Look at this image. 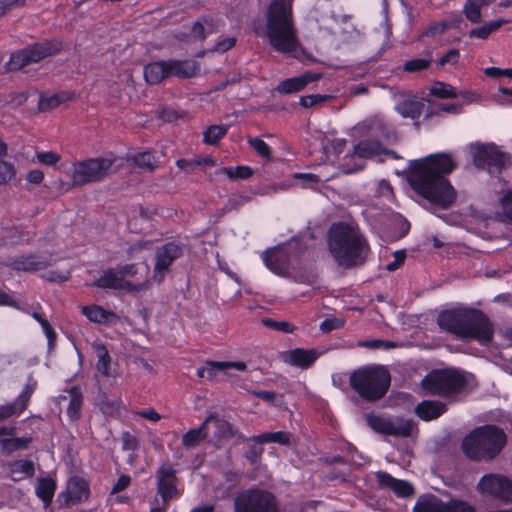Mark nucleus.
Returning <instances> with one entry per match:
<instances>
[{"label": "nucleus", "instance_id": "nucleus-43", "mask_svg": "<svg viewBox=\"0 0 512 512\" xmlns=\"http://www.w3.org/2000/svg\"><path fill=\"white\" fill-rule=\"evenodd\" d=\"M227 125H210L203 133V142L209 145H217L228 132Z\"/></svg>", "mask_w": 512, "mask_h": 512}, {"label": "nucleus", "instance_id": "nucleus-51", "mask_svg": "<svg viewBox=\"0 0 512 512\" xmlns=\"http://www.w3.org/2000/svg\"><path fill=\"white\" fill-rule=\"evenodd\" d=\"M431 61H432L431 59L414 58V59L406 61L403 69L405 72H408V73L421 72L430 67Z\"/></svg>", "mask_w": 512, "mask_h": 512}, {"label": "nucleus", "instance_id": "nucleus-48", "mask_svg": "<svg viewBox=\"0 0 512 512\" xmlns=\"http://www.w3.org/2000/svg\"><path fill=\"white\" fill-rule=\"evenodd\" d=\"M262 324L272 330L292 334L297 330V327L288 321H277L272 318H263Z\"/></svg>", "mask_w": 512, "mask_h": 512}, {"label": "nucleus", "instance_id": "nucleus-60", "mask_svg": "<svg viewBox=\"0 0 512 512\" xmlns=\"http://www.w3.org/2000/svg\"><path fill=\"white\" fill-rule=\"evenodd\" d=\"M359 346L369 349H388L394 347V343L388 340L372 339L359 342Z\"/></svg>", "mask_w": 512, "mask_h": 512}, {"label": "nucleus", "instance_id": "nucleus-28", "mask_svg": "<svg viewBox=\"0 0 512 512\" xmlns=\"http://www.w3.org/2000/svg\"><path fill=\"white\" fill-rule=\"evenodd\" d=\"M413 512H448V503L432 494L423 495L416 501Z\"/></svg>", "mask_w": 512, "mask_h": 512}, {"label": "nucleus", "instance_id": "nucleus-56", "mask_svg": "<svg viewBox=\"0 0 512 512\" xmlns=\"http://www.w3.org/2000/svg\"><path fill=\"white\" fill-rule=\"evenodd\" d=\"M122 450L135 451L139 447L138 438L130 432H123L121 436Z\"/></svg>", "mask_w": 512, "mask_h": 512}, {"label": "nucleus", "instance_id": "nucleus-11", "mask_svg": "<svg viewBox=\"0 0 512 512\" xmlns=\"http://www.w3.org/2000/svg\"><path fill=\"white\" fill-rule=\"evenodd\" d=\"M115 161L114 154L109 153L106 156L73 162L71 177L73 186L82 187L104 180L111 173Z\"/></svg>", "mask_w": 512, "mask_h": 512}, {"label": "nucleus", "instance_id": "nucleus-5", "mask_svg": "<svg viewBox=\"0 0 512 512\" xmlns=\"http://www.w3.org/2000/svg\"><path fill=\"white\" fill-rule=\"evenodd\" d=\"M369 137L359 141L352 153L344 156L340 164L341 170L346 174L356 173L365 167L364 159H370L382 153L394 154L393 151L383 147V140H390L394 131L383 120L375 119L368 126Z\"/></svg>", "mask_w": 512, "mask_h": 512}, {"label": "nucleus", "instance_id": "nucleus-62", "mask_svg": "<svg viewBox=\"0 0 512 512\" xmlns=\"http://www.w3.org/2000/svg\"><path fill=\"white\" fill-rule=\"evenodd\" d=\"M237 39L235 37H227L217 41L212 49L213 52L225 53L236 45Z\"/></svg>", "mask_w": 512, "mask_h": 512}, {"label": "nucleus", "instance_id": "nucleus-7", "mask_svg": "<svg viewBox=\"0 0 512 512\" xmlns=\"http://www.w3.org/2000/svg\"><path fill=\"white\" fill-rule=\"evenodd\" d=\"M307 248L303 238L294 236L285 243L266 249L262 260L271 272L286 276L303 268Z\"/></svg>", "mask_w": 512, "mask_h": 512}, {"label": "nucleus", "instance_id": "nucleus-52", "mask_svg": "<svg viewBox=\"0 0 512 512\" xmlns=\"http://www.w3.org/2000/svg\"><path fill=\"white\" fill-rule=\"evenodd\" d=\"M293 178L301 181L303 188H313L315 185L321 182L318 175L313 173H295Z\"/></svg>", "mask_w": 512, "mask_h": 512}, {"label": "nucleus", "instance_id": "nucleus-23", "mask_svg": "<svg viewBox=\"0 0 512 512\" xmlns=\"http://www.w3.org/2000/svg\"><path fill=\"white\" fill-rule=\"evenodd\" d=\"M69 404L66 408V415L70 422H77L82 417L84 404L83 391L80 385H73L68 390Z\"/></svg>", "mask_w": 512, "mask_h": 512}, {"label": "nucleus", "instance_id": "nucleus-24", "mask_svg": "<svg viewBox=\"0 0 512 512\" xmlns=\"http://www.w3.org/2000/svg\"><path fill=\"white\" fill-rule=\"evenodd\" d=\"M447 410L446 404L441 401L423 400L415 407V414L424 421L437 419Z\"/></svg>", "mask_w": 512, "mask_h": 512}, {"label": "nucleus", "instance_id": "nucleus-47", "mask_svg": "<svg viewBox=\"0 0 512 512\" xmlns=\"http://www.w3.org/2000/svg\"><path fill=\"white\" fill-rule=\"evenodd\" d=\"M457 23L455 21L442 20L430 23L425 31L422 33L423 37L433 38L437 35L444 34L448 29L455 28Z\"/></svg>", "mask_w": 512, "mask_h": 512}, {"label": "nucleus", "instance_id": "nucleus-14", "mask_svg": "<svg viewBox=\"0 0 512 512\" xmlns=\"http://www.w3.org/2000/svg\"><path fill=\"white\" fill-rule=\"evenodd\" d=\"M367 425L375 432L383 435L408 437L412 430L410 421L394 422L389 418H385L373 413L365 416Z\"/></svg>", "mask_w": 512, "mask_h": 512}, {"label": "nucleus", "instance_id": "nucleus-4", "mask_svg": "<svg viewBox=\"0 0 512 512\" xmlns=\"http://www.w3.org/2000/svg\"><path fill=\"white\" fill-rule=\"evenodd\" d=\"M328 247L336 263L346 269L363 265L370 253L364 235L346 223H338L331 228Z\"/></svg>", "mask_w": 512, "mask_h": 512}, {"label": "nucleus", "instance_id": "nucleus-30", "mask_svg": "<svg viewBox=\"0 0 512 512\" xmlns=\"http://www.w3.org/2000/svg\"><path fill=\"white\" fill-rule=\"evenodd\" d=\"M56 489V480L51 477H41L37 480L35 494L42 501L45 508L52 503Z\"/></svg>", "mask_w": 512, "mask_h": 512}, {"label": "nucleus", "instance_id": "nucleus-55", "mask_svg": "<svg viewBox=\"0 0 512 512\" xmlns=\"http://www.w3.org/2000/svg\"><path fill=\"white\" fill-rule=\"evenodd\" d=\"M504 216L512 223V189L507 190L500 199Z\"/></svg>", "mask_w": 512, "mask_h": 512}, {"label": "nucleus", "instance_id": "nucleus-36", "mask_svg": "<svg viewBox=\"0 0 512 512\" xmlns=\"http://www.w3.org/2000/svg\"><path fill=\"white\" fill-rule=\"evenodd\" d=\"M207 436V420L199 427L189 429L182 436V445L185 448H194L198 446Z\"/></svg>", "mask_w": 512, "mask_h": 512}, {"label": "nucleus", "instance_id": "nucleus-27", "mask_svg": "<svg viewBox=\"0 0 512 512\" xmlns=\"http://www.w3.org/2000/svg\"><path fill=\"white\" fill-rule=\"evenodd\" d=\"M49 265L46 259L34 254L21 255L12 262V267L18 271L35 272L45 269Z\"/></svg>", "mask_w": 512, "mask_h": 512}, {"label": "nucleus", "instance_id": "nucleus-25", "mask_svg": "<svg viewBox=\"0 0 512 512\" xmlns=\"http://www.w3.org/2000/svg\"><path fill=\"white\" fill-rule=\"evenodd\" d=\"M8 477L14 482H19L24 478L33 477L35 474V465L31 460H15L7 463Z\"/></svg>", "mask_w": 512, "mask_h": 512}, {"label": "nucleus", "instance_id": "nucleus-19", "mask_svg": "<svg viewBox=\"0 0 512 512\" xmlns=\"http://www.w3.org/2000/svg\"><path fill=\"white\" fill-rule=\"evenodd\" d=\"M321 355L322 352H319L315 348H294L282 352L281 359L283 362L291 366H295L301 369H308L317 361Z\"/></svg>", "mask_w": 512, "mask_h": 512}, {"label": "nucleus", "instance_id": "nucleus-59", "mask_svg": "<svg viewBox=\"0 0 512 512\" xmlns=\"http://www.w3.org/2000/svg\"><path fill=\"white\" fill-rule=\"evenodd\" d=\"M39 163L52 166L58 163L61 159L60 155L53 151H43L36 154Z\"/></svg>", "mask_w": 512, "mask_h": 512}, {"label": "nucleus", "instance_id": "nucleus-61", "mask_svg": "<svg viewBox=\"0 0 512 512\" xmlns=\"http://www.w3.org/2000/svg\"><path fill=\"white\" fill-rule=\"evenodd\" d=\"M41 328L48 341V350L51 351L56 345L57 333L49 321L42 323Z\"/></svg>", "mask_w": 512, "mask_h": 512}, {"label": "nucleus", "instance_id": "nucleus-63", "mask_svg": "<svg viewBox=\"0 0 512 512\" xmlns=\"http://www.w3.org/2000/svg\"><path fill=\"white\" fill-rule=\"evenodd\" d=\"M460 52L458 49L453 48L446 52L439 60V66H445L446 64L455 65L459 62Z\"/></svg>", "mask_w": 512, "mask_h": 512}, {"label": "nucleus", "instance_id": "nucleus-34", "mask_svg": "<svg viewBox=\"0 0 512 512\" xmlns=\"http://www.w3.org/2000/svg\"><path fill=\"white\" fill-rule=\"evenodd\" d=\"M93 286L101 289H120L122 287V276L118 275L112 268L103 271L102 275L95 279Z\"/></svg>", "mask_w": 512, "mask_h": 512}, {"label": "nucleus", "instance_id": "nucleus-9", "mask_svg": "<svg viewBox=\"0 0 512 512\" xmlns=\"http://www.w3.org/2000/svg\"><path fill=\"white\" fill-rule=\"evenodd\" d=\"M468 382L456 369H439L428 373L421 381L422 388L431 395L451 399L462 393Z\"/></svg>", "mask_w": 512, "mask_h": 512}, {"label": "nucleus", "instance_id": "nucleus-32", "mask_svg": "<svg viewBox=\"0 0 512 512\" xmlns=\"http://www.w3.org/2000/svg\"><path fill=\"white\" fill-rule=\"evenodd\" d=\"M74 98V93L61 91L51 96L41 95L38 102V110L40 112H48L57 108L60 104L71 101Z\"/></svg>", "mask_w": 512, "mask_h": 512}, {"label": "nucleus", "instance_id": "nucleus-21", "mask_svg": "<svg viewBox=\"0 0 512 512\" xmlns=\"http://www.w3.org/2000/svg\"><path fill=\"white\" fill-rule=\"evenodd\" d=\"M320 78V74L307 71L299 76L280 81L276 91L283 95L297 93L302 91L308 84L318 81Z\"/></svg>", "mask_w": 512, "mask_h": 512}, {"label": "nucleus", "instance_id": "nucleus-6", "mask_svg": "<svg viewBox=\"0 0 512 512\" xmlns=\"http://www.w3.org/2000/svg\"><path fill=\"white\" fill-rule=\"evenodd\" d=\"M507 436L494 424L474 428L462 441V450L471 460L494 459L505 447Z\"/></svg>", "mask_w": 512, "mask_h": 512}, {"label": "nucleus", "instance_id": "nucleus-29", "mask_svg": "<svg viewBox=\"0 0 512 512\" xmlns=\"http://www.w3.org/2000/svg\"><path fill=\"white\" fill-rule=\"evenodd\" d=\"M206 379L212 381L218 372H223L228 369H236L238 371H245L247 365L243 361H212L207 360L205 362Z\"/></svg>", "mask_w": 512, "mask_h": 512}, {"label": "nucleus", "instance_id": "nucleus-2", "mask_svg": "<svg viewBox=\"0 0 512 512\" xmlns=\"http://www.w3.org/2000/svg\"><path fill=\"white\" fill-rule=\"evenodd\" d=\"M441 331L464 342L476 341L488 346L494 338V323L482 310L469 306H458L442 310L437 316Z\"/></svg>", "mask_w": 512, "mask_h": 512}, {"label": "nucleus", "instance_id": "nucleus-31", "mask_svg": "<svg viewBox=\"0 0 512 512\" xmlns=\"http://www.w3.org/2000/svg\"><path fill=\"white\" fill-rule=\"evenodd\" d=\"M395 110L403 118L417 121L423 113L424 104L418 100L404 99L396 104Z\"/></svg>", "mask_w": 512, "mask_h": 512}, {"label": "nucleus", "instance_id": "nucleus-49", "mask_svg": "<svg viewBox=\"0 0 512 512\" xmlns=\"http://www.w3.org/2000/svg\"><path fill=\"white\" fill-rule=\"evenodd\" d=\"M249 146L262 158L270 159L272 157L271 147L259 137H249L247 140Z\"/></svg>", "mask_w": 512, "mask_h": 512}, {"label": "nucleus", "instance_id": "nucleus-20", "mask_svg": "<svg viewBox=\"0 0 512 512\" xmlns=\"http://www.w3.org/2000/svg\"><path fill=\"white\" fill-rule=\"evenodd\" d=\"M375 476L380 489H390L397 497L408 498L414 494V488L408 481L396 479L385 471H378Z\"/></svg>", "mask_w": 512, "mask_h": 512}, {"label": "nucleus", "instance_id": "nucleus-44", "mask_svg": "<svg viewBox=\"0 0 512 512\" xmlns=\"http://www.w3.org/2000/svg\"><path fill=\"white\" fill-rule=\"evenodd\" d=\"M30 437L5 438L0 440L1 448L7 453L27 449L31 443Z\"/></svg>", "mask_w": 512, "mask_h": 512}, {"label": "nucleus", "instance_id": "nucleus-58", "mask_svg": "<svg viewBox=\"0 0 512 512\" xmlns=\"http://www.w3.org/2000/svg\"><path fill=\"white\" fill-rule=\"evenodd\" d=\"M23 412L19 410V407L13 401L5 405H0V422L4 421L13 416H19Z\"/></svg>", "mask_w": 512, "mask_h": 512}, {"label": "nucleus", "instance_id": "nucleus-12", "mask_svg": "<svg viewBox=\"0 0 512 512\" xmlns=\"http://www.w3.org/2000/svg\"><path fill=\"white\" fill-rule=\"evenodd\" d=\"M235 512H279L274 494L259 488L240 492L234 500Z\"/></svg>", "mask_w": 512, "mask_h": 512}, {"label": "nucleus", "instance_id": "nucleus-17", "mask_svg": "<svg viewBox=\"0 0 512 512\" xmlns=\"http://www.w3.org/2000/svg\"><path fill=\"white\" fill-rule=\"evenodd\" d=\"M157 492L163 502H169L178 496L177 471L169 463L160 465L156 472Z\"/></svg>", "mask_w": 512, "mask_h": 512}, {"label": "nucleus", "instance_id": "nucleus-13", "mask_svg": "<svg viewBox=\"0 0 512 512\" xmlns=\"http://www.w3.org/2000/svg\"><path fill=\"white\" fill-rule=\"evenodd\" d=\"M479 492L504 504H512V480L501 474H485L477 484Z\"/></svg>", "mask_w": 512, "mask_h": 512}, {"label": "nucleus", "instance_id": "nucleus-54", "mask_svg": "<svg viewBox=\"0 0 512 512\" xmlns=\"http://www.w3.org/2000/svg\"><path fill=\"white\" fill-rule=\"evenodd\" d=\"M448 512H476V510L467 501L452 499L448 502Z\"/></svg>", "mask_w": 512, "mask_h": 512}, {"label": "nucleus", "instance_id": "nucleus-57", "mask_svg": "<svg viewBox=\"0 0 512 512\" xmlns=\"http://www.w3.org/2000/svg\"><path fill=\"white\" fill-rule=\"evenodd\" d=\"M23 412L19 410V407L13 401L5 405H0V422L4 421L13 416H19Z\"/></svg>", "mask_w": 512, "mask_h": 512}, {"label": "nucleus", "instance_id": "nucleus-45", "mask_svg": "<svg viewBox=\"0 0 512 512\" xmlns=\"http://www.w3.org/2000/svg\"><path fill=\"white\" fill-rule=\"evenodd\" d=\"M290 433L285 431L265 432L255 437L258 443H278L281 445L290 444Z\"/></svg>", "mask_w": 512, "mask_h": 512}, {"label": "nucleus", "instance_id": "nucleus-37", "mask_svg": "<svg viewBox=\"0 0 512 512\" xmlns=\"http://www.w3.org/2000/svg\"><path fill=\"white\" fill-rule=\"evenodd\" d=\"M93 349L98 358L96 363L97 371L100 372L103 376L109 377L111 375V357L107 347L103 343H94Z\"/></svg>", "mask_w": 512, "mask_h": 512}, {"label": "nucleus", "instance_id": "nucleus-26", "mask_svg": "<svg viewBox=\"0 0 512 512\" xmlns=\"http://www.w3.org/2000/svg\"><path fill=\"white\" fill-rule=\"evenodd\" d=\"M81 312L89 321L97 324H109L118 320L116 313L97 304L83 306Z\"/></svg>", "mask_w": 512, "mask_h": 512}, {"label": "nucleus", "instance_id": "nucleus-40", "mask_svg": "<svg viewBox=\"0 0 512 512\" xmlns=\"http://www.w3.org/2000/svg\"><path fill=\"white\" fill-rule=\"evenodd\" d=\"M98 406L106 416H116L120 413L122 400L118 397L110 398L106 393L98 397Z\"/></svg>", "mask_w": 512, "mask_h": 512}, {"label": "nucleus", "instance_id": "nucleus-39", "mask_svg": "<svg viewBox=\"0 0 512 512\" xmlns=\"http://www.w3.org/2000/svg\"><path fill=\"white\" fill-rule=\"evenodd\" d=\"M126 161L146 171H153L156 168V158L151 151L127 156Z\"/></svg>", "mask_w": 512, "mask_h": 512}, {"label": "nucleus", "instance_id": "nucleus-35", "mask_svg": "<svg viewBox=\"0 0 512 512\" xmlns=\"http://www.w3.org/2000/svg\"><path fill=\"white\" fill-rule=\"evenodd\" d=\"M489 4L490 0H466L463 7V14L468 21L477 24L482 19V8Z\"/></svg>", "mask_w": 512, "mask_h": 512}, {"label": "nucleus", "instance_id": "nucleus-46", "mask_svg": "<svg viewBox=\"0 0 512 512\" xmlns=\"http://www.w3.org/2000/svg\"><path fill=\"white\" fill-rule=\"evenodd\" d=\"M429 94L438 99H453L458 97L455 87L440 81L435 82L430 88Z\"/></svg>", "mask_w": 512, "mask_h": 512}, {"label": "nucleus", "instance_id": "nucleus-64", "mask_svg": "<svg viewBox=\"0 0 512 512\" xmlns=\"http://www.w3.org/2000/svg\"><path fill=\"white\" fill-rule=\"evenodd\" d=\"M406 259L405 250H397L394 252V260L386 265L387 271H395L404 263Z\"/></svg>", "mask_w": 512, "mask_h": 512}, {"label": "nucleus", "instance_id": "nucleus-16", "mask_svg": "<svg viewBox=\"0 0 512 512\" xmlns=\"http://www.w3.org/2000/svg\"><path fill=\"white\" fill-rule=\"evenodd\" d=\"M183 255V245L174 241H170L157 248L156 262L154 265L155 277H159L161 281L166 272L169 271L170 266L175 260Z\"/></svg>", "mask_w": 512, "mask_h": 512}, {"label": "nucleus", "instance_id": "nucleus-33", "mask_svg": "<svg viewBox=\"0 0 512 512\" xmlns=\"http://www.w3.org/2000/svg\"><path fill=\"white\" fill-rule=\"evenodd\" d=\"M145 81L150 85L160 84L167 78V70L164 60L148 63L144 67Z\"/></svg>", "mask_w": 512, "mask_h": 512}, {"label": "nucleus", "instance_id": "nucleus-8", "mask_svg": "<svg viewBox=\"0 0 512 512\" xmlns=\"http://www.w3.org/2000/svg\"><path fill=\"white\" fill-rule=\"evenodd\" d=\"M391 376L387 369L378 365H367L355 369L349 377L351 389L363 400L375 402L389 390Z\"/></svg>", "mask_w": 512, "mask_h": 512}, {"label": "nucleus", "instance_id": "nucleus-10", "mask_svg": "<svg viewBox=\"0 0 512 512\" xmlns=\"http://www.w3.org/2000/svg\"><path fill=\"white\" fill-rule=\"evenodd\" d=\"M63 49V41L52 38L42 42H35L11 53L7 62L9 71H19L26 66L39 63L47 57L57 55Z\"/></svg>", "mask_w": 512, "mask_h": 512}, {"label": "nucleus", "instance_id": "nucleus-1", "mask_svg": "<svg viewBox=\"0 0 512 512\" xmlns=\"http://www.w3.org/2000/svg\"><path fill=\"white\" fill-rule=\"evenodd\" d=\"M457 168L450 153L429 154L411 162L407 181L422 198L441 208H448L456 198V191L447 178Z\"/></svg>", "mask_w": 512, "mask_h": 512}, {"label": "nucleus", "instance_id": "nucleus-18", "mask_svg": "<svg viewBox=\"0 0 512 512\" xmlns=\"http://www.w3.org/2000/svg\"><path fill=\"white\" fill-rule=\"evenodd\" d=\"M90 494L89 481L81 476L75 475L69 478L66 491L62 492L60 497L64 498V505L66 507H71L86 502Z\"/></svg>", "mask_w": 512, "mask_h": 512}, {"label": "nucleus", "instance_id": "nucleus-3", "mask_svg": "<svg viewBox=\"0 0 512 512\" xmlns=\"http://www.w3.org/2000/svg\"><path fill=\"white\" fill-rule=\"evenodd\" d=\"M264 36L277 52L291 53L299 46L291 0H271L265 12Z\"/></svg>", "mask_w": 512, "mask_h": 512}, {"label": "nucleus", "instance_id": "nucleus-50", "mask_svg": "<svg viewBox=\"0 0 512 512\" xmlns=\"http://www.w3.org/2000/svg\"><path fill=\"white\" fill-rule=\"evenodd\" d=\"M16 177V168L13 163L0 158V185L11 182Z\"/></svg>", "mask_w": 512, "mask_h": 512}, {"label": "nucleus", "instance_id": "nucleus-41", "mask_svg": "<svg viewBox=\"0 0 512 512\" xmlns=\"http://www.w3.org/2000/svg\"><path fill=\"white\" fill-rule=\"evenodd\" d=\"M505 23L506 21L502 19L485 22L482 26L471 29L469 31V37L486 40L493 32L497 31Z\"/></svg>", "mask_w": 512, "mask_h": 512}, {"label": "nucleus", "instance_id": "nucleus-22", "mask_svg": "<svg viewBox=\"0 0 512 512\" xmlns=\"http://www.w3.org/2000/svg\"><path fill=\"white\" fill-rule=\"evenodd\" d=\"M167 70V78L174 76L178 78H192L197 75L200 68L195 61L191 60H164Z\"/></svg>", "mask_w": 512, "mask_h": 512}, {"label": "nucleus", "instance_id": "nucleus-38", "mask_svg": "<svg viewBox=\"0 0 512 512\" xmlns=\"http://www.w3.org/2000/svg\"><path fill=\"white\" fill-rule=\"evenodd\" d=\"M37 385V380L32 375H29L22 391L14 400L20 411L24 412L27 409L30 399L37 389Z\"/></svg>", "mask_w": 512, "mask_h": 512}, {"label": "nucleus", "instance_id": "nucleus-15", "mask_svg": "<svg viewBox=\"0 0 512 512\" xmlns=\"http://www.w3.org/2000/svg\"><path fill=\"white\" fill-rule=\"evenodd\" d=\"M476 167L487 169L490 173L500 172L505 164V155L495 144L480 145L473 153Z\"/></svg>", "mask_w": 512, "mask_h": 512}, {"label": "nucleus", "instance_id": "nucleus-53", "mask_svg": "<svg viewBox=\"0 0 512 512\" xmlns=\"http://www.w3.org/2000/svg\"><path fill=\"white\" fill-rule=\"evenodd\" d=\"M328 95L310 94L300 97V105L304 108H312L328 100Z\"/></svg>", "mask_w": 512, "mask_h": 512}, {"label": "nucleus", "instance_id": "nucleus-42", "mask_svg": "<svg viewBox=\"0 0 512 512\" xmlns=\"http://www.w3.org/2000/svg\"><path fill=\"white\" fill-rule=\"evenodd\" d=\"M253 169L248 165H238L235 167L224 166L221 167L216 174H224L231 180L248 179L253 175Z\"/></svg>", "mask_w": 512, "mask_h": 512}]
</instances>
